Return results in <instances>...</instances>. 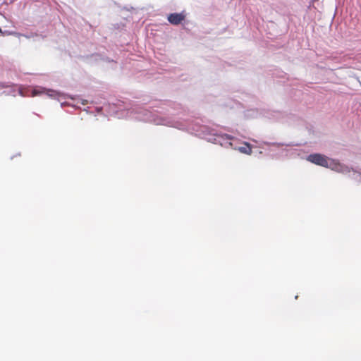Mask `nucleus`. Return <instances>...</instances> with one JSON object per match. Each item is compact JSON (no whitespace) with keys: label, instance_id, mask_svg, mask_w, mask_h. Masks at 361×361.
Listing matches in <instances>:
<instances>
[{"label":"nucleus","instance_id":"nucleus-1","mask_svg":"<svg viewBox=\"0 0 361 361\" xmlns=\"http://www.w3.org/2000/svg\"><path fill=\"white\" fill-rule=\"evenodd\" d=\"M309 161L324 167H328L329 159L321 154H310L307 159Z\"/></svg>","mask_w":361,"mask_h":361},{"label":"nucleus","instance_id":"nucleus-2","mask_svg":"<svg viewBox=\"0 0 361 361\" xmlns=\"http://www.w3.org/2000/svg\"><path fill=\"white\" fill-rule=\"evenodd\" d=\"M185 18V15L183 13H174L168 16L169 22L174 25H178L182 23Z\"/></svg>","mask_w":361,"mask_h":361},{"label":"nucleus","instance_id":"nucleus-3","mask_svg":"<svg viewBox=\"0 0 361 361\" xmlns=\"http://www.w3.org/2000/svg\"><path fill=\"white\" fill-rule=\"evenodd\" d=\"M238 150L246 154H251L252 152V147L250 144L245 143L244 146L240 147Z\"/></svg>","mask_w":361,"mask_h":361},{"label":"nucleus","instance_id":"nucleus-4","mask_svg":"<svg viewBox=\"0 0 361 361\" xmlns=\"http://www.w3.org/2000/svg\"><path fill=\"white\" fill-rule=\"evenodd\" d=\"M41 92L38 91L37 90L35 89L33 91H32V96H35V95H37L39 94H40Z\"/></svg>","mask_w":361,"mask_h":361},{"label":"nucleus","instance_id":"nucleus-5","mask_svg":"<svg viewBox=\"0 0 361 361\" xmlns=\"http://www.w3.org/2000/svg\"><path fill=\"white\" fill-rule=\"evenodd\" d=\"M0 33H1V29L0 28Z\"/></svg>","mask_w":361,"mask_h":361}]
</instances>
